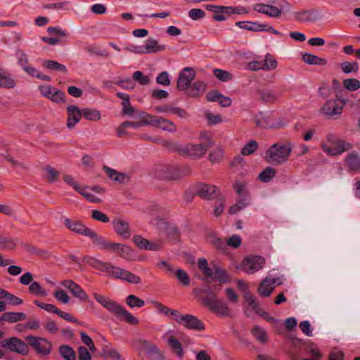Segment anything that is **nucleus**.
<instances>
[{
	"instance_id": "nucleus-62",
	"label": "nucleus",
	"mask_w": 360,
	"mask_h": 360,
	"mask_svg": "<svg viewBox=\"0 0 360 360\" xmlns=\"http://www.w3.org/2000/svg\"><path fill=\"white\" fill-rule=\"evenodd\" d=\"M242 243L241 238L238 235H233L226 241V246L229 245L233 248H238Z\"/></svg>"
},
{
	"instance_id": "nucleus-54",
	"label": "nucleus",
	"mask_w": 360,
	"mask_h": 360,
	"mask_svg": "<svg viewBox=\"0 0 360 360\" xmlns=\"http://www.w3.org/2000/svg\"><path fill=\"white\" fill-rule=\"evenodd\" d=\"M264 70H269L276 68L277 65L276 60L270 54H266L265 59L262 60Z\"/></svg>"
},
{
	"instance_id": "nucleus-36",
	"label": "nucleus",
	"mask_w": 360,
	"mask_h": 360,
	"mask_svg": "<svg viewBox=\"0 0 360 360\" xmlns=\"http://www.w3.org/2000/svg\"><path fill=\"white\" fill-rule=\"evenodd\" d=\"M302 60L304 63L309 65H324L326 64V60L324 58L310 53L303 54Z\"/></svg>"
},
{
	"instance_id": "nucleus-60",
	"label": "nucleus",
	"mask_w": 360,
	"mask_h": 360,
	"mask_svg": "<svg viewBox=\"0 0 360 360\" xmlns=\"http://www.w3.org/2000/svg\"><path fill=\"white\" fill-rule=\"evenodd\" d=\"M158 84L163 86H169L170 84V79L167 72H162L156 77Z\"/></svg>"
},
{
	"instance_id": "nucleus-61",
	"label": "nucleus",
	"mask_w": 360,
	"mask_h": 360,
	"mask_svg": "<svg viewBox=\"0 0 360 360\" xmlns=\"http://www.w3.org/2000/svg\"><path fill=\"white\" fill-rule=\"evenodd\" d=\"M91 217L94 220L103 223H107L110 221L108 217L106 214L97 210L92 211Z\"/></svg>"
},
{
	"instance_id": "nucleus-53",
	"label": "nucleus",
	"mask_w": 360,
	"mask_h": 360,
	"mask_svg": "<svg viewBox=\"0 0 360 360\" xmlns=\"http://www.w3.org/2000/svg\"><path fill=\"white\" fill-rule=\"evenodd\" d=\"M206 84L202 81H197L194 82L191 86V89L193 91L191 94L193 96H196L200 94H202L205 89Z\"/></svg>"
},
{
	"instance_id": "nucleus-31",
	"label": "nucleus",
	"mask_w": 360,
	"mask_h": 360,
	"mask_svg": "<svg viewBox=\"0 0 360 360\" xmlns=\"http://www.w3.org/2000/svg\"><path fill=\"white\" fill-rule=\"evenodd\" d=\"M110 251L118 253L124 259H129L131 257V251L130 248L120 243H113L111 246Z\"/></svg>"
},
{
	"instance_id": "nucleus-33",
	"label": "nucleus",
	"mask_w": 360,
	"mask_h": 360,
	"mask_svg": "<svg viewBox=\"0 0 360 360\" xmlns=\"http://www.w3.org/2000/svg\"><path fill=\"white\" fill-rule=\"evenodd\" d=\"M270 117L265 113H259L257 115L255 122L258 127L261 128H273L275 127L274 124L270 122Z\"/></svg>"
},
{
	"instance_id": "nucleus-40",
	"label": "nucleus",
	"mask_w": 360,
	"mask_h": 360,
	"mask_svg": "<svg viewBox=\"0 0 360 360\" xmlns=\"http://www.w3.org/2000/svg\"><path fill=\"white\" fill-rule=\"evenodd\" d=\"M42 65H43L44 68L51 70H55V71L60 72H67V68L64 65L60 64L54 60H44L43 62Z\"/></svg>"
},
{
	"instance_id": "nucleus-34",
	"label": "nucleus",
	"mask_w": 360,
	"mask_h": 360,
	"mask_svg": "<svg viewBox=\"0 0 360 360\" xmlns=\"http://www.w3.org/2000/svg\"><path fill=\"white\" fill-rule=\"evenodd\" d=\"M15 82L10 74L0 68V86L3 88H13Z\"/></svg>"
},
{
	"instance_id": "nucleus-5",
	"label": "nucleus",
	"mask_w": 360,
	"mask_h": 360,
	"mask_svg": "<svg viewBox=\"0 0 360 360\" xmlns=\"http://www.w3.org/2000/svg\"><path fill=\"white\" fill-rule=\"evenodd\" d=\"M323 150L328 155L335 156L343 153L345 151L350 149L352 146L350 143L343 140L338 139L333 134H328V142L321 144Z\"/></svg>"
},
{
	"instance_id": "nucleus-63",
	"label": "nucleus",
	"mask_w": 360,
	"mask_h": 360,
	"mask_svg": "<svg viewBox=\"0 0 360 360\" xmlns=\"http://www.w3.org/2000/svg\"><path fill=\"white\" fill-rule=\"evenodd\" d=\"M39 91L41 94L46 98L51 99V95H53V93L56 88L52 87L49 85H41L39 87Z\"/></svg>"
},
{
	"instance_id": "nucleus-58",
	"label": "nucleus",
	"mask_w": 360,
	"mask_h": 360,
	"mask_svg": "<svg viewBox=\"0 0 360 360\" xmlns=\"http://www.w3.org/2000/svg\"><path fill=\"white\" fill-rule=\"evenodd\" d=\"M233 188L239 197L244 196L245 195H249L248 194L246 186L244 182L238 181H236L235 184H233Z\"/></svg>"
},
{
	"instance_id": "nucleus-51",
	"label": "nucleus",
	"mask_w": 360,
	"mask_h": 360,
	"mask_svg": "<svg viewBox=\"0 0 360 360\" xmlns=\"http://www.w3.org/2000/svg\"><path fill=\"white\" fill-rule=\"evenodd\" d=\"M82 115L89 120L96 121L101 118L100 112L96 110L84 109Z\"/></svg>"
},
{
	"instance_id": "nucleus-50",
	"label": "nucleus",
	"mask_w": 360,
	"mask_h": 360,
	"mask_svg": "<svg viewBox=\"0 0 360 360\" xmlns=\"http://www.w3.org/2000/svg\"><path fill=\"white\" fill-rule=\"evenodd\" d=\"M219 299H217L216 294L213 291L201 297L202 303L209 308H210Z\"/></svg>"
},
{
	"instance_id": "nucleus-55",
	"label": "nucleus",
	"mask_w": 360,
	"mask_h": 360,
	"mask_svg": "<svg viewBox=\"0 0 360 360\" xmlns=\"http://www.w3.org/2000/svg\"><path fill=\"white\" fill-rule=\"evenodd\" d=\"M177 279L184 285H188L190 283V278L187 273L182 269H177L175 272Z\"/></svg>"
},
{
	"instance_id": "nucleus-4",
	"label": "nucleus",
	"mask_w": 360,
	"mask_h": 360,
	"mask_svg": "<svg viewBox=\"0 0 360 360\" xmlns=\"http://www.w3.org/2000/svg\"><path fill=\"white\" fill-rule=\"evenodd\" d=\"M198 267L202 272L203 275L206 276L204 279L207 283H210L211 281H218L220 283H225L229 280V276L226 271L217 265L212 268L207 266V262L205 259H199Z\"/></svg>"
},
{
	"instance_id": "nucleus-7",
	"label": "nucleus",
	"mask_w": 360,
	"mask_h": 360,
	"mask_svg": "<svg viewBox=\"0 0 360 360\" xmlns=\"http://www.w3.org/2000/svg\"><path fill=\"white\" fill-rule=\"evenodd\" d=\"M265 259L261 256H249L243 259L240 268L248 274H254L262 269Z\"/></svg>"
},
{
	"instance_id": "nucleus-8",
	"label": "nucleus",
	"mask_w": 360,
	"mask_h": 360,
	"mask_svg": "<svg viewBox=\"0 0 360 360\" xmlns=\"http://www.w3.org/2000/svg\"><path fill=\"white\" fill-rule=\"evenodd\" d=\"M1 347L9 349L11 352L26 355L28 353V346L20 339L12 337L1 342Z\"/></svg>"
},
{
	"instance_id": "nucleus-11",
	"label": "nucleus",
	"mask_w": 360,
	"mask_h": 360,
	"mask_svg": "<svg viewBox=\"0 0 360 360\" xmlns=\"http://www.w3.org/2000/svg\"><path fill=\"white\" fill-rule=\"evenodd\" d=\"M255 11L266 15L271 18H278L281 14V5L273 6L265 4H256L252 7Z\"/></svg>"
},
{
	"instance_id": "nucleus-27",
	"label": "nucleus",
	"mask_w": 360,
	"mask_h": 360,
	"mask_svg": "<svg viewBox=\"0 0 360 360\" xmlns=\"http://www.w3.org/2000/svg\"><path fill=\"white\" fill-rule=\"evenodd\" d=\"M165 45L159 44L155 39L149 38L146 41V45H143V54L158 53L165 49Z\"/></svg>"
},
{
	"instance_id": "nucleus-43",
	"label": "nucleus",
	"mask_w": 360,
	"mask_h": 360,
	"mask_svg": "<svg viewBox=\"0 0 360 360\" xmlns=\"http://www.w3.org/2000/svg\"><path fill=\"white\" fill-rule=\"evenodd\" d=\"M261 99L265 103H271L276 98L277 94L272 90L263 89L259 91Z\"/></svg>"
},
{
	"instance_id": "nucleus-20",
	"label": "nucleus",
	"mask_w": 360,
	"mask_h": 360,
	"mask_svg": "<svg viewBox=\"0 0 360 360\" xmlns=\"http://www.w3.org/2000/svg\"><path fill=\"white\" fill-rule=\"evenodd\" d=\"M345 162L349 172L356 173L360 170V155L358 153L352 151L348 153Z\"/></svg>"
},
{
	"instance_id": "nucleus-17",
	"label": "nucleus",
	"mask_w": 360,
	"mask_h": 360,
	"mask_svg": "<svg viewBox=\"0 0 360 360\" xmlns=\"http://www.w3.org/2000/svg\"><path fill=\"white\" fill-rule=\"evenodd\" d=\"M61 285L68 289L70 292L76 297L81 300H86L88 296L84 290L75 282L72 280H64Z\"/></svg>"
},
{
	"instance_id": "nucleus-30",
	"label": "nucleus",
	"mask_w": 360,
	"mask_h": 360,
	"mask_svg": "<svg viewBox=\"0 0 360 360\" xmlns=\"http://www.w3.org/2000/svg\"><path fill=\"white\" fill-rule=\"evenodd\" d=\"M210 309L220 316H228L230 314L228 305L220 300H217Z\"/></svg>"
},
{
	"instance_id": "nucleus-2",
	"label": "nucleus",
	"mask_w": 360,
	"mask_h": 360,
	"mask_svg": "<svg viewBox=\"0 0 360 360\" xmlns=\"http://www.w3.org/2000/svg\"><path fill=\"white\" fill-rule=\"evenodd\" d=\"M291 151L290 143H275L266 151L264 158L271 165H283L288 160Z\"/></svg>"
},
{
	"instance_id": "nucleus-1",
	"label": "nucleus",
	"mask_w": 360,
	"mask_h": 360,
	"mask_svg": "<svg viewBox=\"0 0 360 360\" xmlns=\"http://www.w3.org/2000/svg\"><path fill=\"white\" fill-rule=\"evenodd\" d=\"M94 297L101 305L109 312L116 316L117 319L125 321L132 325L139 323V320L136 317L115 301L110 300L98 293H94Z\"/></svg>"
},
{
	"instance_id": "nucleus-37",
	"label": "nucleus",
	"mask_w": 360,
	"mask_h": 360,
	"mask_svg": "<svg viewBox=\"0 0 360 360\" xmlns=\"http://www.w3.org/2000/svg\"><path fill=\"white\" fill-rule=\"evenodd\" d=\"M238 27L252 32H261L262 27L259 23L251 21H238L236 23Z\"/></svg>"
},
{
	"instance_id": "nucleus-49",
	"label": "nucleus",
	"mask_w": 360,
	"mask_h": 360,
	"mask_svg": "<svg viewBox=\"0 0 360 360\" xmlns=\"http://www.w3.org/2000/svg\"><path fill=\"white\" fill-rule=\"evenodd\" d=\"M258 148V143L255 140L250 141L241 150L243 155H250L252 154Z\"/></svg>"
},
{
	"instance_id": "nucleus-56",
	"label": "nucleus",
	"mask_w": 360,
	"mask_h": 360,
	"mask_svg": "<svg viewBox=\"0 0 360 360\" xmlns=\"http://www.w3.org/2000/svg\"><path fill=\"white\" fill-rule=\"evenodd\" d=\"M15 243L11 238L0 236V248L11 250L14 248Z\"/></svg>"
},
{
	"instance_id": "nucleus-19",
	"label": "nucleus",
	"mask_w": 360,
	"mask_h": 360,
	"mask_svg": "<svg viewBox=\"0 0 360 360\" xmlns=\"http://www.w3.org/2000/svg\"><path fill=\"white\" fill-rule=\"evenodd\" d=\"M217 188L215 186L200 183L197 186V194L205 199H213L217 197Z\"/></svg>"
},
{
	"instance_id": "nucleus-64",
	"label": "nucleus",
	"mask_w": 360,
	"mask_h": 360,
	"mask_svg": "<svg viewBox=\"0 0 360 360\" xmlns=\"http://www.w3.org/2000/svg\"><path fill=\"white\" fill-rule=\"evenodd\" d=\"M78 354L79 360H91V359L89 352L83 346L79 347Z\"/></svg>"
},
{
	"instance_id": "nucleus-28",
	"label": "nucleus",
	"mask_w": 360,
	"mask_h": 360,
	"mask_svg": "<svg viewBox=\"0 0 360 360\" xmlns=\"http://www.w3.org/2000/svg\"><path fill=\"white\" fill-rule=\"evenodd\" d=\"M271 278L266 277L258 286V293L262 297H269L275 288V286L271 283Z\"/></svg>"
},
{
	"instance_id": "nucleus-59",
	"label": "nucleus",
	"mask_w": 360,
	"mask_h": 360,
	"mask_svg": "<svg viewBox=\"0 0 360 360\" xmlns=\"http://www.w3.org/2000/svg\"><path fill=\"white\" fill-rule=\"evenodd\" d=\"M205 15V11L200 8H193L188 13V16L193 20L202 19Z\"/></svg>"
},
{
	"instance_id": "nucleus-9",
	"label": "nucleus",
	"mask_w": 360,
	"mask_h": 360,
	"mask_svg": "<svg viewBox=\"0 0 360 360\" xmlns=\"http://www.w3.org/2000/svg\"><path fill=\"white\" fill-rule=\"evenodd\" d=\"M25 339L27 345L31 346L37 353L41 355H47L50 353L51 344L47 340L33 335L27 336Z\"/></svg>"
},
{
	"instance_id": "nucleus-23",
	"label": "nucleus",
	"mask_w": 360,
	"mask_h": 360,
	"mask_svg": "<svg viewBox=\"0 0 360 360\" xmlns=\"http://www.w3.org/2000/svg\"><path fill=\"white\" fill-rule=\"evenodd\" d=\"M159 229L165 231L169 239L173 240L178 239L179 232L174 224L169 223L165 220H162L159 223Z\"/></svg>"
},
{
	"instance_id": "nucleus-25",
	"label": "nucleus",
	"mask_w": 360,
	"mask_h": 360,
	"mask_svg": "<svg viewBox=\"0 0 360 360\" xmlns=\"http://www.w3.org/2000/svg\"><path fill=\"white\" fill-rule=\"evenodd\" d=\"M87 237L91 238L95 245L98 246L100 249L108 250L110 251L111 246L113 243L106 240L103 236L98 235L92 229L88 231Z\"/></svg>"
},
{
	"instance_id": "nucleus-57",
	"label": "nucleus",
	"mask_w": 360,
	"mask_h": 360,
	"mask_svg": "<svg viewBox=\"0 0 360 360\" xmlns=\"http://www.w3.org/2000/svg\"><path fill=\"white\" fill-rule=\"evenodd\" d=\"M133 80L139 82L141 85H146L150 80L148 76H145L140 71H136L133 74Z\"/></svg>"
},
{
	"instance_id": "nucleus-10",
	"label": "nucleus",
	"mask_w": 360,
	"mask_h": 360,
	"mask_svg": "<svg viewBox=\"0 0 360 360\" xmlns=\"http://www.w3.org/2000/svg\"><path fill=\"white\" fill-rule=\"evenodd\" d=\"M146 124L160 128L169 132H174L176 130V126L175 124L167 119L149 114H146Z\"/></svg>"
},
{
	"instance_id": "nucleus-47",
	"label": "nucleus",
	"mask_w": 360,
	"mask_h": 360,
	"mask_svg": "<svg viewBox=\"0 0 360 360\" xmlns=\"http://www.w3.org/2000/svg\"><path fill=\"white\" fill-rule=\"evenodd\" d=\"M29 291L37 296L45 297L47 295L46 291L42 288L41 285L37 282H32L29 286Z\"/></svg>"
},
{
	"instance_id": "nucleus-44",
	"label": "nucleus",
	"mask_w": 360,
	"mask_h": 360,
	"mask_svg": "<svg viewBox=\"0 0 360 360\" xmlns=\"http://www.w3.org/2000/svg\"><path fill=\"white\" fill-rule=\"evenodd\" d=\"M213 74L219 80L224 82H229L233 79V75L229 72L221 69H214Z\"/></svg>"
},
{
	"instance_id": "nucleus-3",
	"label": "nucleus",
	"mask_w": 360,
	"mask_h": 360,
	"mask_svg": "<svg viewBox=\"0 0 360 360\" xmlns=\"http://www.w3.org/2000/svg\"><path fill=\"white\" fill-rule=\"evenodd\" d=\"M82 260L93 268L105 272L116 278L124 280L127 271V270L113 266L109 262H105L90 256H84Z\"/></svg>"
},
{
	"instance_id": "nucleus-48",
	"label": "nucleus",
	"mask_w": 360,
	"mask_h": 360,
	"mask_svg": "<svg viewBox=\"0 0 360 360\" xmlns=\"http://www.w3.org/2000/svg\"><path fill=\"white\" fill-rule=\"evenodd\" d=\"M343 86L350 91H354L360 88V82L357 79L348 78L343 81Z\"/></svg>"
},
{
	"instance_id": "nucleus-42",
	"label": "nucleus",
	"mask_w": 360,
	"mask_h": 360,
	"mask_svg": "<svg viewBox=\"0 0 360 360\" xmlns=\"http://www.w3.org/2000/svg\"><path fill=\"white\" fill-rule=\"evenodd\" d=\"M275 175V169L271 167H267L259 174V179L262 182L267 183L269 182Z\"/></svg>"
},
{
	"instance_id": "nucleus-22",
	"label": "nucleus",
	"mask_w": 360,
	"mask_h": 360,
	"mask_svg": "<svg viewBox=\"0 0 360 360\" xmlns=\"http://www.w3.org/2000/svg\"><path fill=\"white\" fill-rule=\"evenodd\" d=\"M134 243L141 249L158 251L161 248V242L151 243L141 236L134 237Z\"/></svg>"
},
{
	"instance_id": "nucleus-18",
	"label": "nucleus",
	"mask_w": 360,
	"mask_h": 360,
	"mask_svg": "<svg viewBox=\"0 0 360 360\" xmlns=\"http://www.w3.org/2000/svg\"><path fill=\"white\" fill-rule=\"evenodd\" d=\"M166 177L171 180H177L190 174V169L186 166L178 167L168 165L165 167Z\"/></svg>"
},
{
	"instance_id": "nucleus-35",
	"label": "nucleus",
	"mask_w": 360,
	"mask_h": 360,
	"mask_svg": "<svg viewBox=\"0 0 360 360\" xmlns=\"http://www.w3.org/2000/svg\"><path fill=\"white\" fill-rule=\"evenodd\" d=\"M249 195H245L244 196L240 197V199L238 200V202L229 208V213L231 214H234L239 212L240 210L246 207L249 205Z\"/></svg>"
},
{
	"instance_id": "nucleus-15",
	"label": "nucleus",
	"mask_w": 360,
	"mask_h": 360,
	"mask_svg": "<svg viewBox=\"0 0 360 360\" xmlns=\"http://www.w3.org/2000/svg\"><path fill=\"white\" fill-rule=\"evenodd\" d=\"M141 348L146 351L150 356L151 360H164L165 356L160 349L155 345H152L149 341L141 340L139 341Z\"/></svg>"
},
{
	"instance_id": "nucleus-45",
	"label": "nucleus",
	"mask_w": 360,
	"mask_h": 360,
	"mask_svg": "<svg viewBox=\"0 0 360 360\" xmlns=\"http://www.w3.org/2000/svg\"><path fill=\"white\" fill-rule=\"evenodd\" d=\"M126 303L128 306L131 308L134 307H142L145 304L144 300L135 296L134 295H129L126 298Z\"/></svg>"
},
{
	"instance_id": "nucleus-24",
	"label": "nucleus",
	"mask_w": 360,
	"mask_h": 360,
	"mask_svg": "<svg viewBox=\"0 0 360 360\" xmlns=\"http://www.w3.org/2000/svg\"><path fill=\"white\" fill-rule=\"evenodd\" d=\"M113 228L115 232L123 238H129L131 236L129 224L120 219L112 221Z\"/></svg>"
},
{
	"instance_id": "nucleus-14",
	"label": "nucleus",
	"mask_w": 360,
	"mask_h": 360,
	"mask_svg": "<svg viewBox=\"0 0 360 360\" xmlns=\"http://www.w3.org/2000/svg\"><path fill=\"white\" fill-rule=\"evenodd\" d=\"M345 104L343 99L337 101H328L321 108V112L326 115L333 116L342 112V108Z\"/></svg>"
},
{
	"instance_id": "nucleus-13",
	"label": "nucleus",
	"mask_w": 360,
	"mask_h": 360,
	"mask_svg": "<svg viewBox=\"0 0 360 360\" xmlns=\"http://www.w3.org/2000/svg\"><path fill=\"white\" fill-rule=\"evenodd\" d=\"M179 324L189 330L197 331L205 330L204 323L198 317L191 314H184Z\"/></svg>"
},
{
	"instance_id": "nucleus-12",
	"label": "nucleus",
	"mask_w": 360,
	"mask_h": 360,
	"mask_svg": "<svg viewBox=\"0 0 360 360\" xmlns=\"http://www.w3.org/2000/svg\"><path fill=\"white\" fill-rule=\"evenodd\" d=\"M195 76L194 70L191 68H185L181 72L178 81L177 88L179 90L184 91L191 85V82Z\"/></svg>"
},
{
	"instance_id": "nucleus-26",
	"label": "nucleus",
	"mask_w": 360,
	"mask_h": 360,
	"mask_svg": "<svg viewBox=\"0 0 360 360\" xmlns=\"http://www.w3.org/2000/svg\"><path fill=\"white\" fill-rule=\"evenodd\" d=\"M27 319V315L23 312L6 311L0 316V321L9 323H18Z\"/></svg>"
},
{
	"instance_id": "nucleus-16",
	"label": "nucleus",
	"mask_w": 360,
	"mask_h": 360,
	"mask_svg": "<svg viewBox=\"0 0 360 360\" xmlns=\"http://www.w3.org/2000/svg\"><path fill=\"white\" fill-rule=\"evenodd\" d=\"M64 225L70 231L84 236H86L88 231L91 230V229L85 226L82 221L69 218L64 219Z\"/></svg>"
},
{
	"instance_id": "nucleus-21",
	"label": "nucleus",
	"mask_w": 360,
	"mask_h": 360,
	"mask_svg": "<svg viewBox=\"0 0 360 360\" xmlns=\"http://www.w3.org/2000/svg\"><path fill=\"white\" fill-rule=\"evenodd\" d=\"M68 122L67 127L72 129L75 124L81 120L82 112L80 109L75 105H69L67 108Z\"/></svg>"
},
{
	"instance_id": "nucleus-46",
	"label": "nucleus",
	"mask_w": 360,
	"mask_h": 360,
	"mask_svg": "<svg viewBox=\"0 0 360 360\" xmlns=\"http://www.w3.org/2000/svg\"><path fill=\"white\" fill-rule=\"evenodd\" d=\"M59 172L53 167L48 165L44 168V177L50 182H54L58 179Z\"/></svg>"
},
{
	"instance_id": "nucleus-39",
	"label": "nucleus",
	"mask_w": 360,
	"mask_h": 360,
	"mask_svg": "<svg viewBox=\"0 0 360 360\" xmlns=\"http://www.w3.org/2000/svg\"><path fill=\"white\" fill-rule=\"evenodd\" d=\"M251 333L261 343H266L268 341L266 330L259 326H255L251 330Z\"/></svg>"
},
{
	"instance_id": "nucleus-29",
	"label": "nucleus",
	"mask_w": 360,
	"mask_h": 360,
	"mask_svg": "<svg viewBox=\"0 0 360 360\" xmlns=\"http://www.w3.org/2000/svg\"><path fill=\"white\" fill-rule=\"evenodd\" d=\"M295 18L301 22H312L317 20V15L314 11L303 10L295 13Z\"/></svg>"
},
{
	"instance_id": "nucleus-6",
	"label": "nucleus",
	"mask_w": 360,
	"mask_h": 360,
	"mask_svg": "<svg viewBox=\"0 0 360 360\" xmlns=\"http://www.w3.org/2000/svg\"><path fill=\"white\" fill-rule=\"evenodd\" d=\"M210 144V143L208 144L188 143L184 146H178L176 150L182 155L197 159L202 157L206 153L209 149Z\"/></svg>"
},
{
	"instance_id": "nucleus-38",
	"label": "nucleus",
	"mask_w": 360,
	"mask_h": 360,
	"mask_svg": "<svg viewBox=\"0 0 360 360\" xmlns=\"http://www.w3.org/2000/svg\"><path fill=\"white\" fill-rule=\"evenodd\" d=\"M59 353L65 360H75L76 359V353L75 350L69 345H61L59 347Z\"/></svg>"
},
{
	"instance_id": "nucleus-41",
	"label": "nucleus",
	"mask_w": 360,
	"mask_h": 360,
	"mask_svg": "<svg viewBox=\"0 0 360 360\" xmlns=\"http://www.w3.org/2000/svg\"><path fill=\"white\" fill-rule=\"evenodd\" d=\"M209 242L214 245L218 250L224 252L226 250V243L216 235L212 233L208 237Z\"/></svg>"
},
{
	"instance_id": "nucleus-52",
	"label": "nucleus",
	"mask_w": 360,
	"mask_h": 360,
	"mask_svg": "<svg viewBox=\"0 0 360 360\" xmlns=\"http://www.w3.org/2000/svg\"><path fill=\"white\" fill-rule=\"evenodd\" d=\"M341 69L346 74H349L352 72H356L359 69V65L356 62L351 63L349 62H344L340 65Z\"/></svg>"
},
{
	"instance_id": "nucleus-32",
	"label": "nucleus",
	"mask_w": 360,
	"mask_h": 360,
	"mask_svg": "<svg viewBox=\"0 0 360 360\" xmlns=\"http://www.w3.org/2000/svg\"><path fill=\"white\" fill-rule=\"evenodd\" d=\"M167 343L173 352L179 357L182 358L184 351L182 345L179 340L174 336H170L167 340Z\"/></svg>"
}]
</instances>
